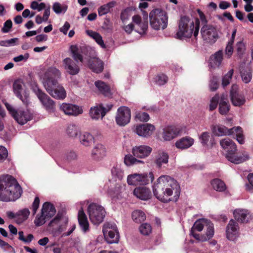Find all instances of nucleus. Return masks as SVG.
<instances>
[{
  "instance_id": "f257e3e1",
  "label": "nucleus",
  "mask_w": 253,
  "mask_h": 253,
  "mask_svg": "<svg viewBox=\"0 0 253 253\" xmlns=\"http://www.w3.org/2000/svg\"><path fill=\"white\" fill-rule=\"evenodd\" d=\"M153 190L156 197L164 203L176 201L180 193L177 181L168 175L160 176L154 183Z\"/></svg>"
},
{
  "instance_id": "f03ea898",
  "label": "nucleus",
  "mask_w": 253,
  "mask_h": 253,
  "mask_svg": "<svg viewBox=\"0 0 253 253\" xmlns=\"http://www.w3.org/2000/svg\"><path fill=\"white\" fill-rule=\"evenodd\" d=\"M22 193L21 186L12 176L7 175L0 179V201H15Z\"/></svg>"
},
{
  "instance_id": "7ed1b4c3",
  "label": "nucleus",
  "mask_w": 253,
  "mask_h": 253,
  "mask_svg": "<svg viewBox=\"0 0 253 253\" xmlns=\"http://www.w3.org/2000/svg\"><path fill=\"white\" fill-rule=\"evenodd\" d=\"M60 75L61 74L57 69L50 68L46 72L43 78V84L46 91L53 97L57 99L63 98V87L57 82Z\"/></svg>"
},
{
  "instance_id": "20e7f679",
  "label": "nucleus",
  "mask_w": 253,
  "mask_h": 253,
  "mask_svg": "<svg viewBox=\"0 0 253 253\" xmlns=\"http://www.w3.org/2000/svg\"><path fill=\"white\" fill-rule=\"evenodd\" d=\"M200 21L196 18L195 21L186 16H182L179 21L178 29L176 33L177 39H189L193 35L195 39L199 34Z\"/></svg>"
},
{
  "instance_id": "39448f33",
  "label": "nucleus",
  "mask_w": 253,
  "mask_h": 253,
  "mask_svg": "<svg viewBox=\"0 0 253 253\" xmlns=\"http://www.w3.org/2000/svg\"><path fill=\"white\" fill-rule=\"evenodd\" d=\"M149 18L150 26L153 29L164 30L167 27L168 16L165 11L159 8L154 9L150 13Z\"/></svg>"
},
{
  "instance_id": "423d86ee",
  "label": "nucleus",
  "mask_w": 253,
  "mask_h": 253,
  "mask_svg": "<svg viewBox=\"0 0 253 253\" xmlns=\"http://www.w3.org/2000/svg\"><path fill=\"white\" fill-rule=\"evenodd\" d=\"M56 212L53 205L50 202H45L43 204L41 212L38 214L34 220V223L37 226L44 224L46 219H50L55 215Z\"/></svg>"
},
{
  "instance_id": "0eeeda50",
  "label": "nucleus",
  "mask_w": 253,
  "mask_h": 253,
  "mask_svg": "<svg viewBox=\"0 0 253 253\" xmlns=\"http://www.w3.org/2000/svg\"><path fill=\"white\" fill-rule=\"evenodd\" d=\"M104 208L96 203H91L87 207V214L90 221L94 225H98L104 220L105 216Z\"/></svg>"
},
{
  "instance_id": "6e6552de",
  "label": "nucleus",
  "mask_w": 253,
  "mask_h": 253,
  "mask_svg": "<svg viewBox=\"0 0 253 253\" xmlns=\"http://www.w3.org/2000/svg\"><path fill=\"white\" fill-rule=\"evenodd\" d=\"M5 106L11 115L19 124L23 125L33 118V114L29 110H17L8 103H5Z\"/></svg>"
},
{
  "instance_id": "1a4fd4ad",
  "label": "nucleus",
  "mask_w": 253,
  "mask_h": 253,
  "mask_svg": "<svg viewBox=\"0 0 253 253\" xmlns=\"http://www.w3.org/2000/svg\"><path fill=\"white\" fill-rule=\"evenodd\" d=\"M103 232L104 238L109 244L117 243L119 240V234L115 223L108 222L104 224Z\"/></svg>"
},
{
  "instance_id": "9d476101",
  "label": "nucleus",
  "mask_w": 253,
  "mask_h": 253,
  "mask_svg": "<svg viewBox=\"0 0 253 253\" xmlns=\"http://www.w3.org/2000/svg\"><path fill=\"white\" fill-rule=\"evenodd\" d=\"M154 179L152 172H150L149 175L146 173H135L127 176V182L129 185H146L150 181H153Z\"/></svg>"
},
{
  "instance_id": "9b49d317",
  "label": "nucleus",
  "mask_w": 253,
  "mask_h": 253,
  "mask_svg": "<svg viewBox=\"0 0 253 253\" xmlns=\"http://www.w3.org/2000/svg\"><path fill=\"white\" fill-rule=\"evenodd\" d=\"M32 89L46 110L50 112H53L55 109L54 101L47 94L39 89L37 85L33 86Z\"/></svg>"
},
{
  "instance_id": "f8f14e48",
  "label": "nucleus",
  "mask_w": 253,
  "mask_h": 253,
  "mask_svg": "<svg viewBox=\"0 0 253 253\" xmlns=\"http://www.w3.org/2000/svg\"><path fill=\"white\" fill-rule=\"evenodd\" d=\"M201 34L203 40L209 43H214L218 38L216 28L211 25L203 26Z\"/></svg>"
},
{
  "instance_id": "ddd939ff",
  "label": "nucleus",
  "mask_w": 253,
  "mask_h": 253,
  "mask_svg": "<svg viewBox=\"0 0 253 253\" xmlns=\"http://www.w3.org/2000/svg\"><path fill=\"white\" fill-rule=\"evenodd\" d=\"M112 106L113 105L111 104L105 105L100 104L91 107L89 111V116L92 119L95 120L102 119L106 113L111 109Z\"/></svg>"
},
{
  "instance_id": "4468645a",
  "label": "nucleus",
  "mask_w": 253,
  "mask_h": 253,
  "mask_svg": "<svg viewBox=\"0 0 253 253\" xmlns=\"http://www.w3.org/2000/svg\"><path fill=\"white\" fill-rule=\"evenodd\" d=\"M130 110L126 106H121L118 109L116 122L120 126H125L130 122Z\"/></svg>"
},
{
  "instance_id": "2eb2a0df",
  "label": "nucleus",
  "mask_w": 253,
  "mask_h": 253,
  "mask_svg": "<svg viewBox=\"0 0 253 253\" xmlns=\"http://www.w3.org/2000/svg\"><path fill=\"white\" fill-rule=\"evenodd\" d=\"M183 127L178 126H169L163 128L162 137L165 141H170L182 134Z\"/></svg>"
},
{
  "instance_id": "dca6fc26",
  "label": "nucleus",
  "mask_w": 253,
  "mask_h": 253,
  "mask_svg": "<svg viewBox=\"0 0 253 253\" xmlns=\"http://www.w3.org/2000/svg\"><path fill=\"white\" fill-rule=\"evenodd\" d=\"M126 185L121 182H116L115 181L109 180L105 185V189L107 194L112 198H114L125 189Z\"/></svg>"
},
{
  "instance_id": "f3484780",
  "label": "nucleus",
  "mask_w": 253,
  "mask_h": 253,
  "mask_svg": "<svg viewBox=\"0 0 253 253\" xmlns=\"http://www.w3.org/2000/svg\"><path fill=\"white\" fill-rule=\"evenodd\" d=\"M155 130V127L154 125L150 124H145L136 126L134 129V132L139 136L147 138L150 136Z\"/></svg>"
},
{
  "instance_id": "a211bd4d",
  "label": "nucleus",
  "mask_w": 253,
  "mask_h": 253,
  "mask_svg": "<svg viewBox=\"0 0 253 253\" xmlns=\"http://www.w3.org/2000/svg\"><path fill=\"white\" fill-rule=\"evenodd\" d=\"M239 225L234 219H231L226 227V237L231 241H234L239 236Z\"/></svg>"
},
{
  "instance_id": "6ab92c4d",
  "label": "nucleus",
  "mask_w": 253,
  "mask_h": 253,
  "mask_svg": "<svg viewBox=\"0 0 253 253\" xmlns=\"http://www.w3.org/2000/svg\"><path fill=\"white\" fill-rule=\"evenodd\" d=\"M106 154V147L102 144L98 143L92 149L91 157L94 161L99 162L104 159Z\"/></svg>"
},
{
  "instance_id": "aec40b11",
  "label": "nucleus",
  "mask_w": 253,
  "mask_h": 253,
  "mask_svg": "<svg viewBox=\"0 0 253 253\" xmlns=\"http://www.w3.org/2000/svg\"><path fill=\"white\" fill-rule=\"evenodd\" d=\"M205 229L206 230L205 235L193 234V237L200 242H205L211 239L214 235V229L213 224L210 220L208 221Z\"/></svg>"
},
{
  "instance_id": "412c9836",
  "label": "nucleus",
  "mask_w": 253,
  "mask_h": 253,
  "mask_svg": "<svg viewBox=\"0 0 253 253\" xmlns=\"http://www.w3.org/2000/svg\"><path fill=\"white\" fill-rule=\"evenodd\" d=\"M234 218L239 222L247 223L253 218L252 214L247 210L238 209L233 212Z\"/></svg>"
},
{
  "instance_id": "4be33fe9",
  "label": "nucleus",
  "mask_w": 253,
  "mask_h": 253,
  "mask_svg": "<svg viewBox=\"0 0 253 253\" xmlns=\"http://www.w3.org/2000/svg\"><path fill=\"white\" fill-rule=\"evenodd\" d=\"M152 148L147 145L135 146L132 149V153L136 158L143 159L147 157L152 152Z\"/></svg>"
},
{
  "instance_id": "5701e85b",
  "label": "nucleus",
  "mask_w": 253,
  "mask_h": 253,
  "mask_svg": "<svg viewBox=\"0 0 253 253\" xmlns=\"http://www.w3.org/2000/svg\"><path fill=\"white\" fill-rule=\"evenodd\" d=\"M236 152H233L231 153L226 154V158L227 160L232 163L239 164L242 163L249 159V154L244 152L240 155H237L235 154Z\"/></svg>"
},
{
  "instance_id": "b1692460",
  "label": "nucleus",
  "mask_w": 253,
  "mask_h": 253,
  "mask_svg": "<svg viewBox=\"0 0 253 253\" xmlns=\"http://www.w3.org/2000/svg\"><path fill=\"white\" fill-rule=\"evenodd\" d=\"M133 22L136 24L135 31L138 33L142 35L146 33L148 29V22L141 21V17L138 15H135L132 17Z\"/></svg>"
},
{
  "instance_id": "393cba45",
  "label": "nucleus",
  "mask_w": 253,
  "mask_h": 253,
  "mask_svg": "<svg viewBox=\"0 0 253 253\" xmlns=\"http://www.w3.org/2000/svg\"><path fill=\"white\" fill-rule=\"evenodd\" d=\"M133 195L138 199L146 201L150 199L151 193L150 190L146 187H138L133 191Z\"/></svg>"
},
{
  "instance_id": "a878e982",
  "label": "nucleus",
  "mask_w": 253,
  "mask_h": 253,
  "mask_svg": "<svg viewBox=\"0 0 253 253\" xmlns=\"http://www.w3.org/2000/svg\"><path fill=\"white\" fill-rule=\"evenodd\" d=\"M78 219L82 231L84 233L88 232L89 230V222L82 207L79 211Z\"/></svg>"
},
{
  "instance_id": "bb28decb",
  "label": "nucleus",
  "mask_w": 253,
  "mask_h": 253,
  "mask_svg": "<svg viewBox=\"0 0 253 253\" xmlns=\"http://www.w3.org/2000/svg\"><path fill=\"white\" fill-rule=\"evenodd\" d=\"M83 113L82 107L72 104L64 103V114L73 116H77Z\"/></svg>"
},
{
  "instance_id": "cd10ccee",
  "label": "nucleus",
  "mask_w": 253,
  "mask_h": 253,
  "mask_svg": "<svg viewBox=\"0 0 253 253\" xmlns=\"http://www.w3.org/2000/svg\"><path fill=\"white\" fill-rule=\"evenodd\" d=\"M220 145L225 151L226 154L237 151V146L234 142L229 138H226L220 141Z\"/></svg>"
},
{
  "instance_id": "c85d7f7f",
  "label": "nucleus",
  "mask_w": 253,
  "mask_h": 253,
  "mask_svg": "<svg viewBox=\"0 0 253 253\" xmlns=\"http://www.w3.org/2000/svg\"><path fill=\"white\" fill-rule=\"evenodd\" d=\"M211 130L212 132L218 136L233 135L232 128L228 129L223 125H217L213 126L211 127Z\"/></svg>"
},
{
  "instance_id": "c756f323",
  "label": "nucleus",
  "mask_w": 253,
  "mask_h": 253,
  "mask_svg": "<svg viewBox=\"0 0 253 253\" xmlns=\"http://www.w3.org/2000/svg\"><path fill=\"white\" fill-rule=\"evenodd\" d=\"M169 156L164 151H159L155 157V164L159 169L162 168L169 162Z\"/></svg>"
},
{
  "instance_id": "7c9ffc66",
  "label": "nucleus",
  "mask_w": 253,
  "mask_h": 253,
  "mask_svg": "<svg viewBox=\"0 0 253 253\" xmlns=\"http://www.w3.org/2000/svg\"><path fill=\"white\" fill-rule=\"evenodd\" d=\"M194 143V140L192 138L186 136L176 141L175 145L177 148L184 150L190 147L193 145Z\"/></svg>"
},
{
  "instance_id": "2f4dec72",
  "label": "nucleus",
  "mask_w": 253,
  "mask_h": 253,
  "mask_svg": "<svg viewBox=\"0 0 253 253\" xmlns=\"http://www.w3.org/2000/svg\"><path fill=\"white\" fill-rule=\"evenodd\" d=\"M200 142L204 146L212 147L215 144L214 139L209 132H203L199 136Z\"/></svg>"
},
{
  "instance_id": "473e14b6",
  "label": "nucleus",
  "mask_w": 253,
  "mask_h": 253,
  "mask_svg": "<svg viewBox=\"0 0 253 253\" xmlns=\"http://www.w3.org/2000/svg\"><path fill=\"white\" fill-rule=\"evenodd\" d=\"M63 224V215L62 212H58L56 216L49 222V226L59 231L62 230Z\"/></svg>"
},
{
  "instance_id": "72a5a7b5",
  "label": "nucleus",
  "mask_w": 253,
  "mask_h": 253,
  "mask_svg": "<svg viewBox=\"0 0 253 253\" xmlns=\"http://www.w3.org/2000/svg\"><path fill=\"white\" fill-rule=\"evenodd\" d=\"M219 113L221 115H226L230 110V105L227 94H223L221 96L219 105Z\"/></svg>"
},
{
  "instance_id": "f704fd0d",
  "label": "nucleus",
  "mask_w": 253,
  "mask_h": 253,
  "mask_svg": "<svg viewBox=\"0 0 253 253\" xmlns=\"http://www.w3.org/2000/svg\"><path fill=\"white\" fill-rule=\"evenodd\" d=\"M79 139L80 143L85 147H89L94 142L93 136L88 132H80Z\"/></svg>"
},
{
  "instance_id": "c9c22d12",
  "label": "nucleus",
  "mask_w": 253,
  "mask_h": 253,
  "mask_svg": "<svg viewBox=\"0 0 253 253\" xmlns=\"http://www.w3.org/2000/svg\"><path fill=\"white\" fill-rule=\"evenodd\" d=\"M94 84L98 91L106 96H110L112 93L109 86L101 81H97Z\"/></svg>"
},
{
  "instance_id": "e433bc0d",
  "label": "nucleus",
  "mask_w": 253,
  "mask_h": 253,
  "mask_svg": "<svg viewBox=\"0 0 253 253\" xmlns=\"http://www.w3.org/2000/svg\"><path fill=\"white\" fill-rule=\"evenodd\" d=\"M209 220L205 218H201L197 220L191 228L190 234L193 237V234H196L194 232L195 230L199 232L202 231L203 229L205 228Z\"/></svg>"
},
{
  "instance_id": "4c0bfd02",
  "label": "nucleus",
  "mask_w": 253,
  "mask_h": 253,
  "mask_svg": "<svg viewBox=\"0 0 253 253\" xmlns=\"http://www.w3.org/2000/svg\"><path fill=\"white\" fill-rule=\"evenodd\" d=\"M211 185L212 188L217 192H223L227 188L224 182L219 178H214L211 180Z\"/></svg>"
},
{
  "instance_id": "58836bf2",
  "label": "nucleus",
  "mask_w": 253,
  "mask_h": 253,
  "mask_svg": "<svg viewBox=\"0 0 253 253\" xmlns=\"http://www.w3.org/2000/svg\"><path fill=\"white\" fill-rule=\"evenodd\" d=\"M79 127L74 124L68 125L66 129V133L67 136L71 138H75L80 133Z\"/></svg>"
},
{
  "instance_id": "ea45409f",
  "label": "nucleus",
  "mask_w": 253,
  "mask_h": 253,
  "mask_svg": "<svg viewBox=\"0 0 253 253\" xmlns=\"http://www.w3.org/2000/svg\"><path fill=\"white\" fill-rule=\"evenodd\" d=\"M124 163L127 166L143 165L144 163L143 161L136 159L133 155H126L124 158Z\"/></svg>"
},
{
  "instance_id": "a19ab883",
  "label": "nucleus",
  "mask_w": 253,
  "mask_h": 253,
  "mask_svg": "<svg viewBox=\"0 0 253 253\" xmlns=\"http://www.w3.org/2000/svg\"><path fill=\"white\" fill-rule=\"evenodd\" d=\"M15 96L19 98L23 103V104L27 107L30 103V94L28 90L26 88L20 91L19 94H15Z\"/></svg>"
},
{
  "instance_id": "79ce46f5",
  "label": "nucleus",
  "mask_w": 253,
  "mask_h": 253,
  "mask_svg": "<svg viewBox=\"0 0 253 253\" xmlns=\"http://www.w3.org/2000/svg\"><path fill=\"white\" fill-rule=\"evenodd\" d=\"M230 99L233 105L240 106L244 104L246 99L244 95L241 94H236L234 95L230 96Z\"/></svg>"
},
{
  "instance_id": "37998d69",
  "label": "nucleus",
  "mask_w": 253,
  "mask_h": 253,
  "mask_svg": "<svg viewBox=\"0 0 253 253\" xmlns=\"http://www.w3.org/2000/svg\"><path fill=\"white\" fill-rule=\"evenodd\" d=\"M13 91L14 94H19V92L26 89V85L23 81L21 79L15 80L12 85Z\"/></svg>"
},
{
  "instance_id": "c03bdc74",
  "label": "nucleus",
  "mask_w": 253,
  "mask_h": 253,
  "mask_svg": "<svg viewBox=\"0 0 253 253\" xmlns=\"http://www.w3.org/2000/svg\"><path fill=\"white\" fill-rule=\"evenodd\" d=\"M115 3L116 2L112 1L106 4L101 5L98 9V15L102 16L108 13L110 11V9L115 6Z\"/></svg>"
},
{
  "instance_id": "a18cd8bd",
  "label": "nucleus",
  "mask_w": 253,
  "mask_h": 253,
  "mask_svg": "<svg viewBox=\"0 0 253 253\" xmlns=\"http://www.w3.org/2000/svg\"><path fill=\"white\" fill-rule=\"evenodd\" d=\"M233 134L236 136L237 141L241 144L244 143V136L243 133V129L241 127L238 126L232 127Z\"/></svg>"
},
{
  "instance_id": "49530a36",
  "label": "nucleus",
  "mask_w": 253,
  "mask_h": 253,
  "mask_svg": "<svg viewBox=\"0 0 253 253\" xmlns=\"http://www.w3.org/2000/svg\"><path fill=\"white\" fill-rule=\"evenodd\" d=\"M132 218L135 222H141L145 219V214L142 211L135 210L132 212Z\"/></svg>"
},
{
  "instance_id": "de8ad7c7",
  "label": "nucleus",
  "mask_w": 253,
  "mask_h": 253,
  "mask_svg": "<svg viewBox=\"0 0 253 253\" xmlns=\"http://www.w3.org/2000/svg\"><path fill=\"white\" fill-rule=\"evenodd\" d=\"M111 173L113 177L118 178L119 180L122 179L124 176V172L119 165L113 167L111 169Z\"/></svg>"
},
{
  "instance_id": "09e8293b",
  "label": "nucleus",
  "mask_w": 253,
  "mask_h": 253,
  "mask_svg": "<svg viewBox=\"0 0 253 253\" xmlns=\"http://www.w3.org/2000/svg\"><path fill=\"white\" fill-rule=\"evenodd\" d=\"M241 76L243 82L245 84L250 83L252 78V74L249 69H242L241 70Z\"/></svg>"
},
{
  "instance_id": "8fccbe9b",
  "label": "nucleus",
  "mask_w": 253,
  "mask_h": 253,
  "mask_svg": "<svg viewBox=\"0 0 253 253\" xmlns=\"http://www.w3.org/2000/svg\"><path fill=\"white\" fill-rule=\"evenodd\" d=\"M168 81V77L164 74H159L157 75L153 79V82L155 84L158 85H163L166 84Z\"/></svg>"
},
{
  "instance_id": "3c124183",
  "label": "nucleus",
  "mask_w": 253,
  "mask_h": 253,
  "mask_svg": "<svg viewBox=\"0 0 253 253\" xmlns=\"http://www.w3.org/2000/svg\"><path fill=\"white\" fill-rule=\"evenodd\" d=\"M30 213L29 209L27 208L19 211L16 213V215L19 217V222H22L27 220L30 215Z\"/></svg>"
},
{
  "instance_id": "603ef678",
  "label": "nucleus",
  "mask_w": 253,
  "mask_h": 253,
  "mask_svg": "<svg viewBox=\"0 0 253 253\" xmlns=\"http://www.w3.org/2000/svg\"><path fill=\"white\" fill-rule=\"evenodd\" d=\"M70 48L74 59L77 62H82L83 57L80 53L78 47L76 45H71Z\"/></svg>"
},
{
  "instance_id": "864d4df0",
  "label": "nucleus",
  "mask_w": 253,
  "mask_h": 253,
  "mask_svg": "<svg viewBox=\"0 0 253 253\" xmlns=\"http://www.w3.org/2000/svg\"><path fill=\"white\" fill-rule=\"evenodd\" d=\"M235 49L238 56L241 57L245 53L246 45L243 41H239L236 43Z\"/></svg>"
},
{
  "instance_id": "5fc2aeb1",
  "label": "nucleus",
  "mask_w": 253,
  "mask_h": 253,
  "mask_svg": "<svg viewBox=\"0 0 253 253\" xmlns=\"http://www.w3.org/2000/svg\"><path fill=\"white\" fill-rule=\"evenodd\" d=\"M139 231L142 234L148 235L152 232V227L151 225L148 223H143L140 226Z\"/></svg>"
},
{
  "instance_id": "6e6d98bb",
  "label": "nucleus",
  "mask_w": 253,
  "mask_h": 253,
  "mask_svg": "<svg viewBox=\"0 0 253 253\" xmlns=\"http://www.w3.org/2000/svg\"><path fill=\"white\" fill-rule=\"evenodd\" d=\"M210 59L214 60V63H221L223 59V53L221 50L216 52L214 55L211 56Z\"/></svg>"
},
{
  "instance_id": "4d7b16f0",
  "label": "nucleus",
  "mask_w": 253,
  "mask_h": 253,
  "mask_svg": "<svg viewBox=\"0 0 253 253\" xmlns=\"http://www.w3.org/2000/svg\"><path fill=\"white\" fill-rule=\"evenodd\" d=\"M233 74V70L231 69L223 77L222 82V85L223 87L227 86L230 84Z\"/></svg>"
},
{
  "instance_id": "13d9d810",
  "label": "nucleus",
  "mask_w": 253,
  "mask_h": 253,
  "mask_svg": "<svg viewBox=\"0 0 253 253\" xmlns=\"http://www.w3.org/2000/svg\"><path fill=\"white\" fill-rule=\"evenodd\" d=\"M135 119L141 122H147L149 119V115L145 112H136L135 114Z\"/></svg>"
},
{
  "instance_id": "bf43d9fd",
  "label": "nucleus",
  "mask_w": 253,
  "mask_h": 253,
  "mask_svg": "<svg viewBox=\"0 0 253 253\" xmlns=\"http://www.w3.org/2000/svg\"><path fill=\"white\" fill-rule=\"evenodd\" d=\"M219 98V95L217 94L211 99L210 104V110L211 111L213 110L216 108Z\"/></svg>"
},
{
  "instance_id": "052dcab7",
  "label": "nucleus",
  "mask_w": 253,
  "mask_h": 253,
  "mask_svg": "<svg viewBox=\"0 0 253 253\" xmlns=\"http://www.w3.org/2000/svg\"><path fill=\"white\" fill-rule=\"evenodd\" d=\"M88 66L90 69L96 73L101 72L103 69L102 64H88Z\"/></svg>"
},
{
  "instance_id": "680f3d73",
  "label": "nucleus",
  "mask_w": 253,
  "mask_h": 253,
  "mask_svg": "<svg viewBox=\"0 0 253 253\" xmlns=\"http://www.w3.org/2000/svg\"><path fill=\"white\" fill-rule=\"evenodd\" d=\"M248 179L249 183L246 185V190L251 192H253V173H250L248 176Z\"/></svg>"
},
{
  "instance_id": "e2e57ef3",
  "label": "nucleus",
  "mask_w": 253,
  "mask_h": 253,
  "mask_svg": "<svg viewBox=\"0 0 253 253\" xmlns=\"http://www.w3.org/2000/svg\"><path fill=\"white\" fill-rule=\"evenodd\" d=\"M66 68L69 73L72 75L77 74L79 71L77 64H68V66Z\"/></svg>"
},
{
  "instance_id": "0e129e2a",
  "label": "nucleus",
  "mask_w": 253,
  "mask_h": 253,
  "mask_svg": "<svg viewBox=\"0 0 253 253\" xmlns=\"http://www.w3.org/2000/svg\"><path fill=\"white\" fill-rule=\"evenodd\" d=\"M12 26V22L11 20H6L4 24L3 27L1 29V31L4 33H8Z\"/></svg>"
},
{
  "instance_id": "69168bd1",
  "label": "nucleus",
  "mask_w": 253,
  "mask_h": 253,
  "mask_svg": "<svg viewBox=\"0 0 253 253\" xmlns=\"http://www.w3.org/2000/svg\"><path fill=\"white\" fill-rule=\"evenodd\" d=\"M8 156V152L6 149L2 146H0V163L4 161Z\"/></svg>"
},
{
  "instance_id": "338daca9",
  "label": "nucleus",
  "mask_w": 253,
  "mask_h": 253,
  "mask_svg": "<svg viewBox=\"0 0 253 253\" xmlns=\"http://www.w3.org/2000/svg\"><path fill=\"white\" fill-rule=\"evenodd\" d=\"M210 90L212 91L216 90L218 87V81L216 78L213 77L210 81L209 84Z\"/></svg>"
},
{
  "instance_id": "774afa93",
  "label": "nucleus",
  "mask_w": 253,
  "mask_h": 253,
  "mask_svg": "<svg viewBox=\"0 0 253 253\" xmlns=\"http://www.w3.org/2000/svg\"><path fill=\"white\" fill-rule=\"evenodd\" d=\"M39 204H40V199L38 197H36L35 198L34 201L33 202V203L32 204V212H33V215H34L36 214V213L39 208Z\"/></svg>"
}]
</instances>
